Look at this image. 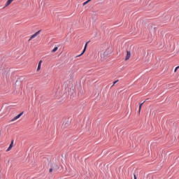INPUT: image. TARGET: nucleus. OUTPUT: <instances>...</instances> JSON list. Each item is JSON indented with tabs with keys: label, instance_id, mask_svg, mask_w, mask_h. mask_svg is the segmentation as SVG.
Segmentation results:
<instances>
[{
	"label": "nucleus",
	"instance_id": "2",
	"mask_svg": "<svg viewBox=\"0 0 179 179\" xmlns=\"http://www.w3.org/2000/svg\"><path fill=\"white\" fill-rule=\"evenodd\" d=\"M50 166L52 167L53 171H57V170L59 169V165L57 163H52L50 164Z\"/></svg>",
	"mask_w": 179,
	"mask_h": 179
},
{
	"label": "nucleus",
	"instance_id": "13",
	"mask_svg": "<svg viewBox=\"0 0 179 179\" xmlns=\"http://www.w3.org/2000/svg\"><path fill=\"white\" fill-rule=\"evenodd\" d=\"M89 0H87V1L84 2L83 6H85V5H87V3H89Z\"/></svg>",
	"mask_w": 179,
	"mask_h": 179
},
{
	"label": "nucleus",
	"instance_id": "16",
	"mask_svg": "<svg viewBox=\"0 0 179 179\" xmlns=\"http://www.w3.org/2000/svg\"><path fill=\"white\" fill-rule=\"evenodd\" d=\"M117 82H118V80L114 81V82H113V85L112 86H114L116 83H117Z\"/></svg>",
	"mask_w": 179,
	"mask_h": 179
},
{
	"label": "nucleus",
	"instance_id": "14",
	"mask_svg": "<svg viewBox=\"0 0 179 179\" xmlns=\"http://www.w3.org/2000/svg\"><path fill=\"white\" fill-rule=\"evenodd\" d=\"M179 69V66H178L177 67H176L175 70H174V72H177V70Z\"/></svg>",
	"mask_w": 179,
	"mask_h": 179
},
{
	"label": "nucleus",
	"instance_id": "9",
	"mask_svg": "<svg viewBox=\"0 0 179 179\" xmlns=\"http://www.w3.org/2000/svg\"><path fill=\"white\" fill-rule=\"evenodd\" d=\"M12 2H13V0H8L6 3L5 8H6V6H9V5L12 3Z\"/></svg>",
	"mask_w": 179,
	"mask_h": 179
},
{
	"label": "nucleus",
	"instance_id": "4",
	"mask_svg": "<svg viewBox=\"0 0 179 179\" xmlns=\"http://www.w3.org/2000/svg\"><path fill=\"white\" fill-rule=\"evenodd\" d=\"M41 30L38 31L37 32H36L34 34H33L30 38L29 39L28 41H31V40H33V38H35V37H37V36H38V34H40Z\"/></svg>",
	"mask_w": 179,
	"mask_h": 179
},
{
	"label": "nucleus",
	"instance_id": "6",
	"mask_svg": "<svg viewBox=\"0 0 179 179\" xmlns=\"http://www.w3.org/2000/svg\"><path fill=\"white\" fill-rule=\"evenodd\" d=\"M131 58V51H127V56L125 57V61H128Z\"/></svg>",
	"mask_w": 179,
	"mask_h": 179
},
{
	"label": "nucleus",
	"instance_id": "11",
	"mask_svg": "<svg viewBox=\"0 0 179 179\" xmlns=\"http://www.w3.org/2000/svg\"><path fill=\"white\" fill-rule=\"evenodd\" d=\"M58 51V47H55L52 50V52H57Z\"/></svg>",
	"mask_w": 179,
	"mask_h": 179
},
{
	"label": "nucleus",
	"instance_id": "3",
	"mask_svg": "<svg viewBox=\"0 0 179 179\" xmlns=\"http://www.w3.org/2000/svg\"><path fill=\"white\" fill-rule=\"evenodd\" d=\"M90 43V41H89L88 42H87V43H85V47H84V49H83L82 53H81L80 55H77V56L76 57V58H78V57H82V55H83L84 53L86 52V48H87V44Z\"/></svg>",
	"mask_w": 179,
	"mask_h": 179
},
{
	"label": "nucleus",
	"instance_id": "7",
	"mask_svg": "<svg viewBox=\"0 0 179 179\" xmlns=\"http://www.w3.org/2000/svg\"><path fill=\"white\" fill-rule=\"evenodd\" d=\"M13 142L14 140H12L8 148L6 150V152H9L10 150H12V148H13Z\"/></svg>",
	"mask_w": 179,
	"mask_h": 179
},
{
	"label": "nucleus",
	"instance_id": "18",
	"mask_svg": "<svg viewBox=\"0 0 179 179\" xmlns=\"http://www.w3.org/2000/svg\"><path fill=\"white\" fill-rule=\"evenodd\" d=\"M90 1H92V0H88V2H90Z\"/></svg>",
	"mask_w": 179,
	"mask_h": 179
},
{
	"label": "nucleus",
	"instance_id": "8",
	"mask_svg": "<svg viewBox=\"0 0 179 179\" xmlns=\"http://www.w3.org/2000/svg\"><path fill=\"white\" fill-rule=\"evenodd\" d=\"M43 63V60H41L38 62V68H37V71H40V69H41V64Z\"/></svg>",
	"mask_w": 179,
	"mask_h": 179
},
{
	"label": "nucleus",
	"instance_id": "15",
	"mask_svg": "<svg viewBox=\"0 0 179 179\" xmlns=\"http://www.w3.org/2000/svg\"><path fill=\"white\" fill-rule=\"evenodd\" d=\"M52 171H54V169L52 167H50V169H49V173H51Z\"/></svg>",
	"mask_w": 179,
	"mask_h": 179
},
{
	"label": "nucleus",
	"instance_id": "12",
	"mask_svg": "<svg viewBox=\"0 0 179 179\" xmlns=\"http://www.w3.org/2000/svg\"><path fill=\"white\" fill-rule=\"evenodd\" d=\"M43 162H45V163H50V160L48 158H44Z\"/></svg>",
	"mask_w": 179,
	"mask_h": 179
},
{
	"label": "nucleus",
	"instance_id": "1",
	"mask_svg": "<svg viewBox=\"0 0 179 179\" xmlns=\"http://www.w3.org/2000/svg\"><path fill=\"white\" fill-rule=\"evenodd\" d=\"M71 119L68 118L67 120H66L63 124H62V128L65 129V128H68V127H69V125H71Z\"/></svg>",
	"mask_w": 179,
	"mask_h": 179
},
{
	"label": "nucleus",
	"instance_id": "5",
	"mask_svg": "<svg viewBox=\"0 0 179 179\" xmlns=\"http://www.w3.org/2000/svg\"><path fill=\"white\" fill-rule=\"evenodd\" d=\"M23 115V112L19 113L17 116L14 117L11 121H16V120H18V118H20Z\"/></svg>",
	"mask_w": 179,
	"mask_h": 179
},
{
	"label": "nucleus",
	"instance_id": "10",
	"mask_svg": "<svg viewBox=\"0 0 179 179\" xmlns=\"http://www.w3.org/2000/svg\"><path fill=\"white\" fill-rule=\"evenodd\" d=\"M144 103H145V101L139 105L138 114H141V110L142 109V106H143Z\"/></svg>",
	"mask_w": 179,
	"mask_h": 179
},
{
	"label": "nucleus",
	"instance_id": "17",
	"mask_svg": "<svg viewBox=\"0 0 179 179\" xmlns=\"http://www.w3.org/2000/svg\"><path fill=\"white\" fill-rule=\"evenodd\" d=\"M134 179H136V175L135 173H134Z\"/></svg>",
	"mask_w": 179,
	"mask_h": 179
}]
</instances>
